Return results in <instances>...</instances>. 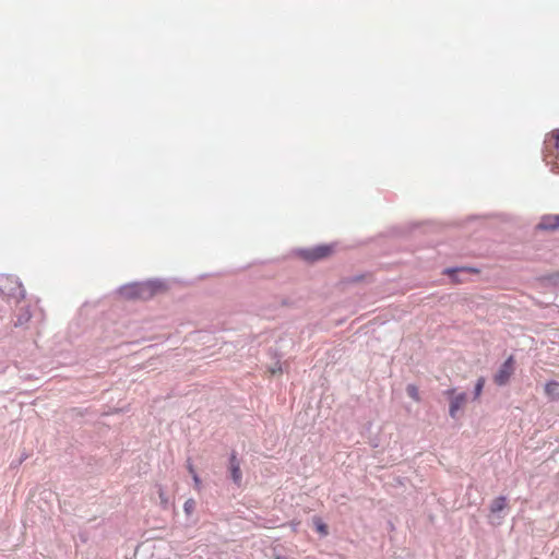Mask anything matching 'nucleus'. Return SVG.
<instances>
[{"mask_svg":"<svg viewBox=\"0 0 559 559\" xmlns=\"http://www.w3.org/2000/svg\"><path fill=\"white\" fill-rule=\"evenodd\" d=\"M514 371V367H513V358L512 357H509L504 362L503 365L500 367V369L498 370V372L495 374V382L498 384V385H504L511 374L513 373Z\"/></svg>","mask_w":559,"mask_h":559,"instance_id":"nucleus-4","label":"nucleus"},{"mask_svg":"<svg viewBox=\"0 0 559 559\" xmlns=\"http://www.w3.org/2000/svg\"><path fill=\"white\" fill-rule=\"evenodd\" d=\"M274 559H288V558L285 556H282V555H275Z\"/></svg>","mask_w":559,"mask_h":559,"instance_id":"nucleus-16","label":"nucleus"},{"mask_svg":"<svg viewBox=\"0 0 559 559\" xmlns=\"http://www.w3.org/2000/svg\"><path fill=\"white\" fill-rule=\"evenodd\" d=\"M484 384H485V379L484 378H480L478 379L477 381V384L475 386V395L478 396L484 388Z\"/></svg>","mask_w":559,"mask_h":559,"instance_id":"nucleus-14","label":"nucleus"},{"mask_svg":"<svg viewBox=\"0 0 559 559\" xmlns=\"http://www.w3.org/2000/svg\"><path fill=\"white\" fill-rule=\"evenodd\" d=\"M544 160L551 171L559 173V131L546 139Z\"/></svg>","mask_w":559,"mask_h":559,"instance_id":"nucleus-2","label":"nucleus"},{"mask_svg":"<svg viewBox=\"0 0 559 559\" xmlns=\"http://www.w3.org/2000/svg\"><path fill=\"white\" fill-rule=\"evenodd\" d=\"M447 274H449L454 281L461 282L462 278L457 277L456 275L465 274L467 273L466 269H450L445 271Z\"/></svg>","mask_w":559,"mask_h":559,"instance_id":"nucleus-11","label":"nucleus"},{"mask_svg":"<svg viewBox=\"0 0 559 559\" xmlns=\"http://www.w3.org/2000/svg\"><path fill=\"white\" fill-rule=\"evenodd\" d=\"M466 401V394L465 393H460V394H456L454 396H452L451 401H450V416L452 418H456L457 417V412L462 408V406L464 405Z\"/></svg>","mask_w":559,"mask_h":559,"instance_id":"nucleus-5","label":"nucleus"},{"mask_svg":"<svg viewBox=\"0 0 559 559\" xmlns=\"http://www.w3.org/2000/svg\"><path fill=\"white\" fill-rule=\"evenodd\" d=\"M159 286L160 284H157L156 282L135 283L122 287L120 293L127 298L145 299L151 297L157 290V288H159Z\"/></svg>","mask_w":559,"mask_h":559,"instance_id":"nucleus-1","label":"nucleus"},{"mask_svg":"<svg viewBox=\"0 0 559 559\" xmlns=\"http://www.w3.org/2000/svg\"><path fill=\"white\" fill-rule=\"evenodd\" d=\"M559 226V215H547L544 216L538 224L540 229H555Z\"/></svg>","mask_w":559,"mask_h":559,"instance_id":"nucleus-7","label":"nucleus"},{"mask_svg":"<svg viewBox=\"0 0 559 559\" xmlns=\"http://www.w3.org/2000/svg\"><path fill=\"white\" fill-rule=\"evenodd\" d=\"M490 523L500 524V520L504 518L507 510V498L500 496L490 503Z\"/></svg>","mask_w":559,"mask_h":559,"instance_id":"nucleus-3","label":"nucleus"},{"mask_svg":"<svg viewBox=\"0 0 559 559\" xmlns=\"http://www.w3.org/2000/svg\"><path fill=\"white\" fill-rule=\"evenodd\" d=\"M328 250H329V249H328V248H325V247H319V248H316V249H313V250L310 252V254H308V255H307V258H308V259H313V260H316V259H320V258H322V257H324V255H326V254H328Z\"/></svg>","mask_w":559,"mask_h":559,"instance_id":"nucleus-10","label":"nucleus"},{"mask_svg":"<svg viewBox=\"0 0 559 559\" xmlns=\"http://www.w3.org/2000/svg\"><path fill=\"white\" fill-rule=\"evenodd\" d=\"M195 501L193 499H188L185 504H183V509H185V512L187 515H190L192 514V512L194 511L195 509Z\"/></svg>","mask_w":559,"mask_h":559,"instance_id":"nucleus-12","label":"nucleus"},{"mask_svg":"<svg viewBox=\"0 0 559 559\" xmlns=\"http://www.w3.org/2000/svg\"><path fill=\"white\" fill-rule=\"evenodd\" d=\"M406 392H407V395L409 397H412L413 400H418L419 396H418V389L413 385V384H408L407 388H406Z\"/></svg>","mask_w":559,"mask_h":559,"instance_id":"nucleus-13","label":"nucleus"},{"mask_svg":"<svg viewBox=\"0 0 559 559\" xmlns=\"http://www.w3.org/2000/svg\"><path fill=\"white\" fill-rule=\"evenodd\" d=\"M282 371H283L282 365H276L275 367H272V368L270 369V372H271L272 374H275V373H277V372H282Z\"/></svg>","mask_w":559,"mask_h":559,"instance_id":"nucleus-15","label":"nucleus"},{"mask_svg":"<svg viewBox=\"0 0 559 559\" xmlns=\"http://www.w3.org/2000/svg\"><path fill=\"white\" fill-rule=\"evenodd\" d=\"M312 523L316 530L322 535L326 536L329 534L328 525L321 520L319 516L312 518Z\"/></svg>","mask_w":559,"mask_h":559,"instance_id":"nucleus-8","label":"nucleus"},{"mask_svg":"<svg viewBox=\"0 0 559 559\" xmlns=\"http://www.w3.org/2000/svg\"><path fill=\"white\" fill-rule=\"evenodd\" d=\"M545 392L551 399H559V382H549L545 388Z\"/></svg>","mask_w":559,"mask_h":559,"instance_id":"nucleus-9","label":"nucleus"},{"mask_svg":"<svg viewBox=\"0 0 559 559\" xmlns=\"http://www.w3.org/2000/svg\"><path fill=\"white\" fill-rule=\"evenodd\" d=\"M399 485H400V486H403V487H406V486H407V484H406L405 481H400V483H399Z\"/></svg>","mask_w":559,"mask_h":559,"instance_id":"nucleus-17","label":"nucleus"},{"mask_svg":"<svg viewBox=\"0 0 559 559\" xmlns=\"http://www.w3.org/2000/svg\"><path fill=\"white\" fill-rule=\"evenodd\" d=\"M229 474L234 480V484L236 486H240V480H241L240 462L237 460L236 455H231V457H230Z\"/></svg>","mask_w":559,"mask_h":559,"instance_id":"nucleus-6","label":"nucleus"}]
</instances>
